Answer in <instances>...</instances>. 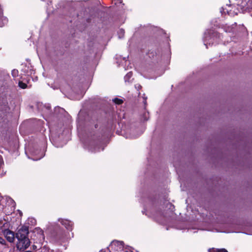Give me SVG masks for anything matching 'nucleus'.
I'll list each match as a JSON object with an SVG mask.
<instances>
[{"instance_id": "obj_14", "label": "nucleus", "mask_w": 252, "mask_h": 252, "mask_svg": "<svg viewBox=\"0 0 252 252\" xmlns=\"http://www.w3.org/2000/svg\"><path fill=\"white\" fill-rule=\"evenodd\" d=\"M115 3L118 4V3H121L122 2V0H115Z\"/></svg>"}, {"instance_id": "obj_7", "label": "nucleus", "mask_w": 252, "mask_h": 252, "mask_svg": "<svg viewBox=\"0 0 252 252\" xmlns=\"http://www.w3.org/2000/svg\"><path fill=\"white\" fill-rule=\"evenodd\" d=\"M112 100L115 103L117 104H121L123 102V99L118 98H115Z\"/></svg>"}, {"instance_id": "obj_19", "label": "nucleus", "mask_w": 252, "mask_h": 252, "mask_svg": "<svg viewBox=\"0 0 252 252\" xmlns=\"http://www.w3.org/2000/svg\"><path fill=\"white\" fill-rule=\"evenodd\" d=\"M99 252H105L103 251L102 250H101Z\"/></svg>"}, {"instance_id": "obj_13", "label": "nucleus", "mask_w": 252, "mask_h": 252, "mask_svg": "<svg viewBox=\"0 0 252 252\" xmlns=\"http://www.w3.org/2000/svg\"><path fill=\"white\" fill-rule=\"evenodd\" d=\"M217 252H228L225 249H218L217 251Z\"/></svg>"}, {"instance_id": "obj_9", "label": "nucleus", "mask_w": 252, "mask_h": 252, "mask_svg": "<svg viewBox=\"0 0 252 252\" xmlns=\"http://www.w3.org/2000/svg\"><path fill=\"white\" fill-rule=\"evenodd\" d=\"M11 74L14 77H16L18 75V71L16 69H13L12 71Z\"/></svg>"}, {"instance_id": "obj_16", "label": "nucleus", "mask_w": 252, "mask_h": 252, "mask_svg": "<svg viewBox=\"0 0 252 252\" xmlns=\"http://www.w3.org/2000/svg\"><path fill=\"white\" fill-rule=\"evenodd\" d=\"M43 157V154H42L39 158H33V160H37L38 159H40V158H41L42 157Z\"/></svg>"}, {"instance_id": "obj_17", "label": "nucleus", "mask_w": 252, "mask_h": 252, "mask_svg": "<svg viewBox=\"0 0 252 252\" xmlns=\"http://www.w3.org/2000/svg\"><path fill=\"white\" fill-rule=\"evenodd\" d=\"M131 75H132V72H129L128 73H127V78L130 77Z\"/></svg>"}, {"instance_id": "obj_18", "label": "nucleus", "mask_w": 252, "mask_h": 252, "mask_svg": "<svg viewBox=\"0 0 252 252\" xmlns=\"http://www.w3.org/2000/svg\"><path fill=\"white\" fill-rule=\"evenodd\" d=\"M32 252V251H26V252Z\"/></svg>"}, {"instance_id": "obj_6", "label": "nucleus", "mask_w": 252, "mask_h": 252, "mask_svg": "<svg viewBox=\"0 0 252 252\" xmlns=\"http://www.w3.org/2000/svg\"><path fill=\"white\" fill-rule=\"evenodd\" d=\"M125 30L120 29L118 32L119 38H121L124 37L125 36Z\"/></svg>"}, {"instance_id": "obj_12", "label": "nucleus", "mask_w": 252, "mask_h": 252, "mask_svg": "<svg viewBox=\"0 0 252 252\" xmlns=\"http://www.w3.org/2000/svg\"><path fill=\"white\" fill-rule=\"evenodd\" d=\"M143 100H143V103H144V105H146V104H147L146 100L147 99V97L146 96H145V94H143Z\"/></svg>"}, {"instance_id": "obj_2", "label": "nucleus", "mask_w": 252, "mask_h": 252, "mask_svg": "<svg viewBox=\"0 0 252 252\" xmlns=\"http://www.w3.org/2000/svg\"><path fill=\"white\" fill-rule=\"evenodd\" d=\"M124 242L118 241H113L110 245L109 248L112 251H114V252H126V251L124 250Z\"/></svg>"}, {"instance_id": "obj_10", "label": "nucleus", "mask_w": 252, "mask_h": 252, "mask_svg": "<svg viewBox=\"0 0 252 252\" xmlns=\"http://www.w3.org/2000/svg\"><path fill=\"white\" fill-rule=\"evenodd\" d=\"M248 7L249 8L252 9V0H249L247 2Z\"/></svg>"}, {"instance_id": "obj_11", "label": "nucleus", "mask_w": 252, "mask_h": 252, "mask_svg": "<svg viewBox=\"0 0 252 252\" xmlns=\"http://www.w3.org/2000/svg\"><path fill=\"white\" fill-rule=\"evenodd\" d=\"M0 244L5 245H6V242L4 238L2 237H0Z\"/></svg>"}, {"instance_id": "obj_15", "label": "nucleus", "mask_w": 252, "mask_h": 252, "mask_svg": "<svg viewBox=\"0 0 252 252\" xmlns=\"http://www.w3.org/2000/svg\"><path fill=\"white\" fill-rule=\"evenodd\" d=\"M135 87H136V88L138 90H139L142 88L141 86L139 84L136 85Z\"/></svg>"}, {"instance_id": "obj_4", "label": "nucleus", "mask_w": 252, "mask_h": 252, "mask_svg": "<svg viewBox=\"0 0 252 252\" xmlns=\"http://www.w3.org/2000/svg\"><path fill=\"white\" fill-rule=\"evenodd\" d=\"M59 221L61 222V223L65 226V227L68 229L71 230L72 227L73 225V223L70 221L67 220H63V219H61L59 220Z\"/></svg>"}, {"instance_id": "obj_5", "label": "nucleus", "mask_w": 252, "mask_h": 252, "mask_svg": "<svg viewBox=\"0 0 252 252\" xmlns=\"http://www.w3.org/2000/svg\"><path fill=\"white\" fill-rule=\"evenodd\" d=\"M90 150H91L92 152H99L101 150H103L104 148H100L99 147V144L96 143V145L94 146V147H92V145L89 148Z\"/></svg>"}, {"instance_id": "obj_1", "label": "nucleus", "mask_w": 252, "mask_h": 252, "mask_svg": "<svg viewBox=\"0 0 252 252\" xmlns=\"http://www.w3.org/2000/svg\"><path fill=\"white\" fill-rule=\"evenodd\" d=\"M29 234L28 228L22 226L16 233V238L17 239L16 248L20 251H24L30 245V241L28 237Z\"/></svg>"}, {"instance_id": "obj_3", "label": "nucleus", "mask_w": 252, "mask_h": 252, "mask_svg": "<svg viewBox=\"0 0 252 252\" xmlns=\"http://www.w3.org/2000/svg\"><path fill=\"white\" fill-rule=\"evenodd\" d=\"M2 232L8 242L9 243L14 242L15 238H16V234L15 235L14 232L8 229H5L2 231Z\"/></svg>"}, {"instance_id": "obj_8", "label": "nucleus", "mask_w": 252, "mask_h": 252, "mask_svg": "<svg viewBox=\"0 0 252 252\" xmlns=\"http://www.w3.org/2000/svg\"><path fill=\"white\" fill-rule=\"evenodd\" d=\"M19 86L22 89H25L27 88V85L26 83H23L22 81L19 82Z\"/></svg>"}]
</instances>
